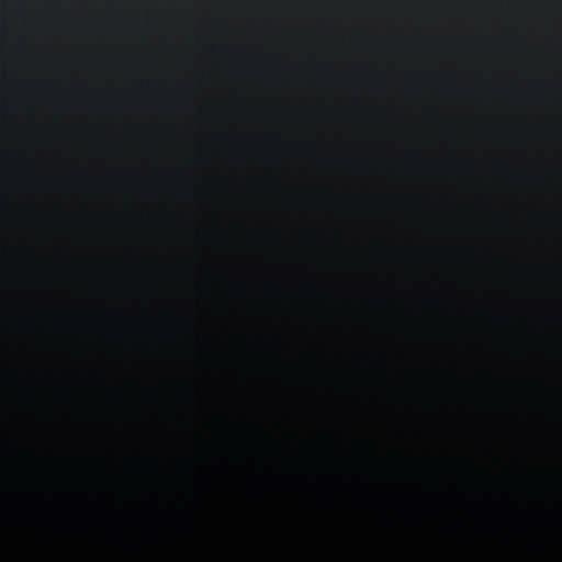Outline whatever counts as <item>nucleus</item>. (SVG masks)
<instances>
[{
    "label": "nucleus",
    "instance_id": "1",
    "mask_svg": "<svg viewBox=\"0 0 562 562\" xmlns=\"http://www.w3.org/2000/svg\"><path fill=\"white\" fill-rule=\"evenodd\" d=\"M200 41L202 44L210 46L214 42V35L212 32L205 30L200 34Z\"/></svg>",
    "mask_w": 562,
    "mask_h": 562
},
{
    "label": "nucleus",
    "instance_id": "2",
    "mask_svg": "<svg viewBox=\"0 0 562 562\" xmlns=\"http://www.w3.org/2000/svg\"><path fill=\"white\" fill-rule=\"evenodd\" d=\"M262 70H302V68H261Z\"/></svg>",
    "mask_w": 562,
    "mask_h": 562
},
{
    "label": "nucleus",
    "instance_id": "3",
    "mask_svg": "<svg viewBox=\"0 0 562 562\" xmlns=\"http://www.w3.org/2000/svg\"><path fill=\"white\" fill-rule=\"evenodd\" d=\"M218 24H222V20L212 19V20L209 21V25L216 26Z\"/></svg>",
    "mask_w": 562,
    "mask_h": 562
},
{
    "label": "nucleus",
    "instance_id": "4",
    "mask_svg": "<svg viewBox=\"0 0 562 562\" xmlns=\"http://www.w3.org/2000/svg\"><path fill=\"white\" fill-rule=\"evenodd\" d=\"M192 70L205 71V70H214V68H192Z\"/></svg>",
    "mask_w": 562,
    "mask_h": 562
}]
</instances>
